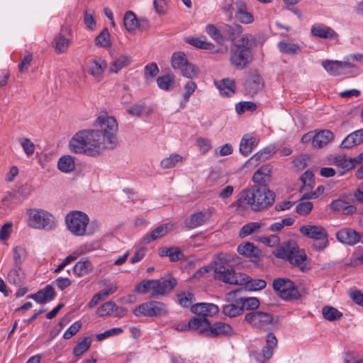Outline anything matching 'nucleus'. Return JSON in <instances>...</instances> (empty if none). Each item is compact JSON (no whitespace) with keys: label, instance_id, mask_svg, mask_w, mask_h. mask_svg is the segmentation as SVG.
<instances>
[{"label":"nucleus","instance_id":"obj_37","mask_svg":"<svg viewBox=\"0 0 363 363\" xmlns=\"http://www.w3.org/2000/svg\"><path fill=\"white\" fill-rule=\"evenodd\" d=\"M186 42L196 48L211 50L215 48V45L208 42L206 37L201 38H189L186 40Z\"/></svg>","mask_w":363,"mask_h":363},{"label":"nucleus","instance_id":"obj_28","mask_svg":"<svg viewBox=\"0 0 363 363\" xmlns=\"http://www.w3.org/2000/svg\"><path fill=\"white\" fill-rule=\"evenodd\" d=\"M265 341L266 345L263 347L262 353L265 359H269L273 356V350L277 345V340L274 333H269L266 335Z\"/></svg>","mask_w":363,"mask_h":363},{"label":"nucleus","instance_id":"obj_52","mask_svg":"<svg viewBox=\"0 0 363 363\" xmlns=\"http://www.w3.org/2000/svg\"><path fill=\"white\" fill-rule=\"evenodd\" d=\"M157 84L160 89L168 91L174 84V76L173 74L160 76L157 79Z\"/></svg>","mask_w":363,"mask_h":363},{"label":"nucleus","instance_id":"obj_58","mask_svg":"<svg viewBox=\"0 0 363 363\" xmlns=\"http://www.w3.org/2000/svg\"><path fill=\"white\" fill-rule=\"evenodd\" d=\"M150 290L154 292V279L143 280L137 284L135 288V291L138 294H145Z\"/></svg>","mask_w":363,"mask_h":363},{"label":"nucleus","instance_id":"obj_62","mask_svg":"<svg viewBox=\"0 0 363 363\" xmlns=\"http://www.w3.org/2000/svg\"><path fill=\"white\" fill-rule=\"evenodd\" d=\"M179 71L182 76L188 79H193L197 75L195 65L189 62Z\"/></svg>","mask_w":363,"mask_h":363},{"label":"nucleus","instance_id":"obj_8","mask_svg":"<svg viewBox=\"0 0 363 363\" xmlns=\"http://www.w3.org/2000/svg\"><path fill=\"white\" fill-rule=\"evenodd\" d=\"M65 221L68 230L73 235L82 236L86 233L89 218L85 213L75 211L69 213L66 216Z\"/></svg>","mask_w":363,"mask_h":363},{"label":"nucleus","instance_id":"obj_39","mask_svg":"<svg viewBox=\"0 0 363 363\" xmlns=\"http://www.w3.org/2000/svg\"><path fill=\"white\" fill-rule=\"evenodd\" d=\"M57 167L63 172H72L75 167L74 158L69 155L61 157L58 160Z\"/></svg>","mask_w":363,"mask_h":363},{"label":"nucleus","instance_id":"obj_19","mask_svg":"<svg viewBox=\"0 0 363 363\" xmlns=\"http://www.w3.org/2000/svg\"><path fill=\"white\" fill-rule=\"evenodd\" d=\"M56 296V293L51 285H47L43 289L38 290L36 293L28 296L39 303H46L52 301Z\"/></svg>","mask_w":363,"mask_h":363},{"label":"nucleus","instance_id":"obj_46","mask_svg":"<svg viewBox=\"0 0 363 363\" xmlns=\"http://www.w3.org/2000/svg\"><path fill=\"white\" fill-rule=\"evenodd\" d=\"M233 301V300H232ZM234 303L226 304L223 306V313L224 315L233 318L240 315L243 311L240 303H237L234 301Z\"/></svg>","mask_w":363,"mask_h":363},{"label":"nucleus","instance_id":"obj_1","mask_svg":"<svg viewBox=\"0 0 363 363\" xmlns=\"http://www.w3.org/2000/svg\"><path fill=\"white\" fill-rule=\"evenodd\" d=\"M94 125L96 129L80 130L72 138L69 148L72 152L97 157L104 150L118 145V123L114 117L100 116Z\"/></svg>","mask_w":363,"mask_h":363},{"label":"nucleus","instance_id":"obj_33","mask_svg":"<svg viewBox=\"0 0 363 363\" xmlns=\"http://www.w3.org/2000/svg\"><path fill=\"white\" fill-rule=\"evenodd\" d=\"M66 31H67V28H62V32L60 33L55 38V48L57 53L66 52L70 44V40L62 34V32Z\"/></svg>","mask_w":363,"mask_h":363},{"label":"nucleus","instance_id":"obj_22","mask_svg":"<svg viewBox=\"0 0 363 363\" xmlns=\"http://www.w3.org/2000/svg\"><path fill=\"white\" fill-rule=\"evenodd\" d=\"M210 321L206 317H193L189 321V327L190 330L197 331L199 334H201L207 337Z\"/></svg>","mask_w":363,"mask_h":363},{"label":"nucleus","instance_id":"obj_63","mask_svg":"<svg viewBox=\"0 0 363 363\" xmlns=\"http://www.w3.org/2000/svg\"><path fill=\"white\" fill-rule=\"evenodd\" d=\"M19 143L21 145L25 153L30 156L34 153L35 145L28 138H21L18 139Z\"/></svg>","mask_w":363,"mask_h":363},{"label":"nucleus","instance_id":"obj_55","mask_svg":"<svg viewBox=\"0 0 363 363\" xmlns=\"http://www.w3.org/2000/svg\"><path fill=\"white\" fill-rule=\"evenodd\" d=\"M261 228V223L257 222L249 223L242 227L240 230L239 236L244 238Z\"/></svg>","mask_w":363,"mask_h":363},{"label":"nucleus","instance_id":"obj_43","mask_svg":"<svg viewBox=\"0 0 363 363\" xmlns=\"http://www.w3.org/2000/svg\"><path fill=\"white\" fill-rule=\"evenodd\" d=\"M91 340L89 337L80 339L73 350V354L76 357H80L86 352L91 346Z\"/></svg>","mask_w":363,"mask_h":363},{"label":"nucleus","instance_id":"obj_12","mask_svg":"<svg viewBox=\"0 0 363 363\" xmlns=\"http://www.w3.org/2000/svg\"><path fill=\"white\" fill-rule=\"evenodd\" d=\"M337 240L345 245L353 246L361 240V235L352 228H345L335 233Z\"/></svg>","mask_w":363,"mask_h":363},{"label":"nucleus","instance_id":"obj_23","mask_svg":"<svg viewBox=\"0 0 363 363\" xmlns=\"http://www.w3.org/2000/svg\"><path fill=\"white\" fill-rule=\"evenodd\" d=\"M259 138L257 136L245 134L240 144V152L242 155L247 156L252 150L257 145Z\"/></svg>","mask_w":363,"mask_h":363},{"label":"nucleus","instance_id":"obj_3","mask_svg":"<svg viewBox=\"0 0 363 363\" xmlns=\"http://www.w3.org/2000/svg\"><path fill=\"white\" fill-rule=\"evenodd\" d=\"M275 194L269 190L265 183H258L242 191L236 205L238 207L247 205L252 211H262L273 204Z\"/></svg>","mask_w":363,"mask_h":363},{"label":"nucleus","instance_id":"obj_2","mask_svg":"<svg viewBox=\"0 0 363 363\" xmlns=\"http://www.w3.org/2000/svg\"><path fill=\"white\" fill-rule=\"evenodd\" d=\"M233 259V255L220 253L213 261V267L216 279L229 284L245 285L243 288L228 292L226 295L228 298H233L234 296L240 295L246 291H256L266 287L267 282L262 279H252L245 274H236L229 264Z\"/></svg>","mask_w":363,"mask_h":363},{"label":"nucleus","instance_id":"obj_42","mask_svg":"<svg viewBox=\"0 0 363 363\" xmlns=\"http://www.w3.org/2000/svg\"><path fill=\"white\" fill-rule=\"evenodd\" d=\"M205 222V214L202 212L193 213L185 220L186 226L189 229L196 228Z\"/></svg>","mask_w":363,"mask_h":363},{"label":"nucleus","instance_id":"obj_34","mask_svg":"<svg viewBox=\"0 0 363 363\" xmlns=\"http://www.w3.org/2000/svg\"><path fill=\"white\" fill-rule=\"evenodd\" d=\"M131 62V57L127 55L116 57L111 63L110 72L118 73L121 69L128 66Z\"/></svg>","mask_w":363,"mask_h":363},{"label":"nucleus","instance_id":"obj_29","mask_svg":"<svg viewBox=\"0 0 363 363\" xmlns=\"http://www.w3.org/2000/svg\"><path fill=\"white\" fill-rule=\"evenodd\" d=\"M92 269L93 266L91 262L86 257H82L75 264L72 271L77 277H80L89 274Z\"/></svg>","mask_w":363,"mask_h":363},{"label":"nucleus","instance_id":"obj_54","mask_svg":"<svg viewBox=\"0 0 363 363\" xmlns=\"http://www.w3.org/2000/svg\"><path fill=\"white\" fill-rule=\"evenodd\" d=\"M144 72L145 82L149 84L159 73V68L156 63L152 62L145 67Z\"/></svg>","mask_w":363,"mask_h":363},{"label":"nucleus","instance_id":"obj_13","mask_svg":"<svg viewBox=\"0 0 363 363\" xmlns=\"http://www.w3.org/2000/svg\"><path fill=\"white\" fill-rule=\"evenodd\" d=\"M34 191L30 183H16L11 191L8 192L9 197L19 202L26 200Z\"/></svg>","mask_w":363,"mask_h":363},{"label":"nucleus","instance_id":"obj_11","mask_svg":"<svg viewBox=\"0 0 363 363\" xmlns=\"http://www.w3.org/2000/svg\"><path fill=\"white\" fill-rule=\"evenodd\" d=\"M177 284V281L174 277L162 281L154 279V292L151 294V298H156L159 296H164L169 293Z\"/></svg>","mask_w":363,"mask_h":363},{"label":"nucleus","instance_id":"obj_14","mask_svg":"<svg viewBox=\"0 0 363 363\" xmlns=\"http://www.w3.org/2000/svg\"><path fill=\"white\" fill-rule=\"evenodd\" d=\"M311 34L316 38L323 39H334L339 40V35L332 28L321 23H315L311 26Z\"/></svg>","mask_w":363,"mask_h":363},{"label":"nucleus","instance_id":"obj_16","mask_svg":"<svg viewBox=\"0 0 363 363\" xmlns=\"http://www.w3.org/2000/svg\"><path fill=\"white\" fill-rule=\"evenodd\" d=\"M173 228V224L171 223H163L152 230L150 233L146 234L142 239L144 244H149L152 241L156 240L166 235Z\"/></svg>","mask_w":363,"mask_h":363},{"label":"nucleus","instance_id":"obj_44","mask_svg":"<svg viewBox=\"0 0 363 363\" xmlns=\"http://www.w3.org/2000/svg\"><path fill=\"white\" fill-rule=\"evenodd\" d=\"M187 62L188 60L183 52L173 53L171 58V65L174 69L180 70Z\"/></svg>","mask_w":363,"mask_h":363},{"label":"nucleus","instance_id":"obj_15","mask_svg":"<svg viewBox=\"0 0 363 363\" xmlns=\"http://www.w3.org/2000/svg\"><path fill=\"white\" fill-rule=\"evenodd\" d=\"M207 337H218L230 335L233 333L232 327L225 323L217 321L213 325L210 323Z\"/></svg>","mask_w":363,"mask_h":363},{"label":"nucleus","instance_id":"obj_61","mask_svg":"<svg viewBox=\"0 0 363 363\" xmlns=\"http://www.w3.org/2000/svg\"><path fill=\"white\" fill-rule=\"evenodd\" d=\"M116 308V303L113 301H107L102 304L96 311V314L99 316L110 315Z\"/></svg>","mask_w":363,"mask_h":363},{"label":"nucleus","instance_id":"obj_30","mask_svg":"<svg viewBox=\"0 0 363 363\" xmlns=\"http://www.w3.org/2000/svg\"><path fill=\"white\" fill-rule=\"evenodd\" d=\"M334 135L329 130H323L315 134L313 140V146L315 147H321L327 145L333 139Z\"/></svg>","mask_w":363,"mask_h":363},{"label":"nucleus","instance_id":"obj_26","mask_svg":"<svg viewBox=\"0 0 363 363\" xmlns=\"http://www.w3.org/2000/svg\"><path fill=\"white\" fill-rule=\"evenodd\" d=\"M238 295H235L233 296V298H228V301L230 300H233L235 301L237 303H240L241 304V307H242V311H244V310H247V311H255V309L258 308L259 306V301L257 298L256 297H243V296H238Z\"/></svg>","mask_w":363,"mask_h":363},{"label":"nucleus","instance_id":"obj_4","mask_svg":"<svg viewBox=\"0 0 363 363\" xmlns=\"http://www.w3.org/2000/svg\"><path fill=\"white\" fill-rule=\"evenodd\" d=\"M257 45L256 38L250 33L244 34L231 45L230 62L237 69L247 67L253 60L252 49Z\"/></svg>","mask_w":363,"mask_h":363},{"label":"nucleus","instance_id":"obj_60","mask_svg":"<svg viewBox=\"0 0 363 363\" xmlns=\"http://www.w3.org/2000/svg\"><path fill=\"white\" fill-rule=\"evenodd\" d=\"M256 108V104L252 101H241L235 105V111L238 114L243 113L247 111H253Z\"/></svg>","mask_w":363,"mask_h":363},{"label":"nucleus","instance_id":"obj_36","mask_svg":"<svg viewBox=\"0 0 363 363\" xmlns=\"http://www.w3.org/2000/svg\"><path fill=\"white\" fill-rule=\"evenodd\" d=\"M334 162L337 167L342 169V174L355 167L352 157H347L345 155L336 156Z\"/></svg>","mask_w":363,"mask_h":363},{"label":"nucleus","instance_id":"obj_64","mask_svg":"<svg viewBox=\"0 0 363 363\" xmlns=\"http://www.w3.org/2000/svg\"><path fill=\"white\" fill-rule=\"evenodd\" d=\"M313 203L310 201L300 202L296 207L298 214L300 216H306L310 213L313 208Z\"/></svg>","mask_w":363,"mask_h":363},{"label":"nucleus","instance_id":"obj_48","mask_svg":"<svg viewBox=\"0 0 363 363\" xmlns=\"http://www.w3.org/2000/svg\"><path fill=\"white\" fill-rule=\"evenodd\" d=\"M323 316L329 321H334L342 316V313L330 306H325L322 308Z\"/></svg>","mask_w":363,"mask_h":363},{"label":"nucleus","instance_id":"obj_41","mask_svg":"<svg viewBox=\"0 0 363 363\" xmlns=\"http://www.w3.org/2000/svg\"><path fill=\"white\" fill-rule=\"evenodd\" d=\"M293 255H290L289 262L294 265H300L306 259V255L303 250H299L296 243L291 247Z\"/></svg>","mask_w":363,"mask_h":363},{"label":"nucleus","instance_id":"obj_50","mask_svg":"<svg viewBox=\"0 0 363 363\" xmlns=\"http://www.w3.org/2000/svg\"><path fill=\"white\" fill-rule=\"evenodd\" d=\"M183 157L177 154H171L169 157L162 159L160 162V167L163 169H170L176 166V164L182 160Z\"/></svg>","mask_w":363,"mask_h":363},{"label":"nucleus","instance_id":"obj_57","mask_svg":"<svg viewBox=\"0 0 363 363\" xmlns=\"http://www.w3.org/2000/svg\"><path fill=\"white\" fill-rule=\"evenodd\" d=\"M310 160V155L300 154L293 157L292 163L294 167L297 169H303L308 165Z\"/></svg>","mask_w":363,"mask_h":363},{"label":"nucleus","instance_id":"obj_45","mask_svg":"<svg viewBox=\"0 0 363 363\" xmlns=\"http://www.w3.org/2000/svg\"><path fill=\"white\" fill-rule=\"evenodd\" d=\"M291 281L289 278H276L272 281V289L279 296L291 284Z\"/></svg>","mask_w":363,"mask_h":363},{"label":"nucleus","instance_id":"obj_7","mask_svg":"<svg viewBox=\"0 0 363 363\" xmlns=\"http://www.w3.org/2000/svg\"><path fill=\"white\" fill-rule=\"evenodd\" d=\"M244 321L257 329L263 330H272L276 323L271 313L260 311H252L246 313Z\"/></svg>","mask_w":363,"mask_h":363},{"label":"nucleus","instance_id":"obj_10","mask_svg":"<svg viewBox=\"0 0 363 363\" xmlns=\"http://www.w3.org/2000/svg\"><path fill=\"white\" fill-rule=\"evenodd\" d=\"M322 66L332 76H338L347 70L355 68L354 65H351L345 59L343 61L325 60L322 62Z\"/></svg>","mask_w":363,"mask_h":363},{"label":"nucleus","instance_id":"obj_38","mask_svg":"<svg viewBox=\"0 0 363 363\" xmlns=\"http://www.w3.org/2000/svg\"><path fill=\"white\" fill-rule=\"evenodd\" d=\"M25 277V274L21 269V266L16 267L14 265L8 274L9 283L14 285L21 283Z\"/></svg>","mask_w":363,"mask_h":363},{"label":"nucleus","instance_id":"obj_47","mask_svg":"<svg viewBox=\"0 0 363 363\" xmlns=\"http://www.w3.org/2000/svg\"><path fill=\"white\" fill-rule=\"evenodd\" d=\"M135 14L133 11H128L125 13L123 17V23L125 29L128 32H132L137 28V24L138 23Z\"/></svg>","mask_w":363,"mask_h":363},{"label":"nucleus","instance_id":"obj_6","mask_svg":"<svg viewBox=\"0 0 363 363\" xmlns=\"http://www.w3.org/2000/svg\"><path fill=\"white\" fill-rule=\"evenodd\" d=\"M299 231L303 236L317 242L312 245L316 251L324 250L328 245V231L321 225H305L300 228Z\"/></svg>","mask_w":363,"mask_h":363},{"label":"nucleus","instance_id":"obj_49","mask_svg":"<svg viewBox=\"0 0 363 363\" xmlns=\"http://www.w3.org/2000/svg\"><path fill=\"white\" fill-rule=\"evenodd\" d=\"M206 32L217 43L220 45L223 44L221 26L217 28L214 24H208L206 26Z\"/></svg>","mask_w":363,"mask_h":363},{"label":"nucleus","instance_id":"obj_32","mask_svg":"<svg viewBox=\"0 0 363 363\" xmlns=\"http://www.w3.org/2000/svg\"><path fill=\"white\" fill-rule=\"evenodd\" d=\"M238 252L247 257H257L259 256V250L252 242H245L238 246Z\"/></svg>","mask_w":363,"mask_h":363},{"label":"nucleus","instance_id":"obj_25","mask_svg":"<svg viewBox=\"0 0 363 363\" xmlns=\"http://www.w3.org/2000/svg\"><path fill=\"white\" fill-rule=\"evenodd\" d=\"M158 255L160 257H168L172 262H177L184 257V253L178 247H161L158 249Z\"/></svg>","mask_w":363,"mask_h":363},{"label":"nucleus","instance_id":"obj_9","mask_svg":"<svg viewBox=\"0 0 363 363\" xmlns=\"http://www.w3.org/2000/svg\"><path fill=\"white\" fill-rule=\"evenodd\" d=\"M136 316L155 317L167 313L166 305L160 301H150L138 306L133 311Z\"/></svg>","mask_w":363,"mask_h":363},{"label":"nucleus","instance_id":"obj_27","mask_svg":"<svg viewBox=\"0 0 363 363\" xmlns=\"http://www.w3.org/2000/svg\"><path fill=\"white\" fill-rule=\"evenodd\" d=\"M264 86L262 78L259 74L252 75L245 84V89L248 94L254 96L261 91Z\"/></svg>","mask_w":363,"mask_h":363},{"label":"nucleus","instance_id":"obj_18","mask_svg":"<svg viewBox=\"0 0 363 363\" xmlns=\"http://www.w3.org/2000/svg\"><path fill=\"white\" fill-rule=\"evenodd\" d=\"M236 6L235 17L238 21L242 24H250L254 21V16L252 13L247 11V6L245 2L242 0H236L235 2Z\"/></svg>","mask_w":363,"mask_h":363},{"label":"nucleus","instance_id":"obj_56","mask_svg":"<svg viewBox=\"0 0 363 363\" xmlns=\"http://www.w3.org/2000/svg\"><path fill=\"white\" fill-rule=\"evenodd\" d=\"M97 46L106 48L111 45L110 33L106 28H104L100 34L95 38Z\"/></svg>","mask_w":363,"mask_h":363},{"label":"nucleus","instance_id":"obj_24","mask_svg":"<svg viewBox=\"0 0 363 363\" xmlns=\"http://www.w3.org/2000/svg\"><path fill=\"white\" fill-rule=\"evenodd\" d=\"M330 207L334 211L341 212L345 215H352L357 211V208L354 205L350 204L347 201L341 199L333 201L330 203Z\"/></svg>","mask_w":363,"mask_h":363},{"label":"nucleus","instance_id":"obj_20","mask_svg":"<svg viewBox=\"0 0 363 363\" xmlns=\"http://www.w3.org/2000/svg\"><path fill=\"white\" fill-rule=\"evenodd\" d=\"M106 67L107 64L105 60L101 57H97L89 62L87 69L89 73L94 77L99 79L106 69Z\"/></svg>","mask_w":363,"mask_h":363},{"label":"nucleus","instance_id":"obj_59","mask_svg":"<svg viewBox=\"0 0 363 363\" xmlns=\"http://www.w3.org/2000/svg\"><path fill=\"white\" fill-rule=\"evenodd\" d=\"M14 265L16 267L21 266L23 262L26 259V252L23 247L16 246L13 250Z\"/></svg>","mask_w":363,"mask_h":363},{"label":"nucleus","instance_id":"obj_53","mask_svg":"<svg viewBox=\"0 0 363 363\" xmlns=\"http://www.w3.org/2000/svg\"><path fill=\"white\" fill-rule=\"evenodd\" d=\"M275 152L274 147H266L262 150L255 153L251 158L250 160L255 162H262L267 160Z\"/></svg>","mask_w":363,"mask_h":363},{"label":"nucleus","instance_id":"obj_31","mask_svg":"<svg viewBox=\"0 0 363 363\" xmlns=\"http://www.w3.org/2000/svg\"><path fill=\"white\" fill-rule=\"evenodd\" d=\"M279 297L284 301H291L300 299L301 295L294 282L291 281V284L289 285L285 291H283Z\"/></svg>","mask_w":363,"mask_h":363},{"label":"nucleus","instance_id":"obj_5","mask_svg":"<svg viewBox=\"0 0 363 363\" xmlns=\"http://www.w3.org/2000/svg\"><path fill=\"white\" fill-rule=\"evenodd\" d=\"M28 226L46 231H51L56 228V221L54 216L47 211L43 209H31L28 211Z\"/></svg>","mask_w":363,"mask_h":363},{"label":"nucleus","instance_id":"obj_51","mask_svg":"<svg viewBox=\"0 0 363 363\" xmlns=\"http://www.w3.org/2000/svg\"><path fill=\"white\" fill-rule=\"evenodd\" d=\"M292 246L291 243L289 242L286 246L278 247L274 251V255L277 258L289 261L290 255H293Z\"/></svg>","mask_w":363,"mask_h":363},{"label":"nucleus","instance_id":"obj_40","mask_svg":"<svg viewBox=\"0 0 363 363\" xmlns=\"http://www.w3.org/2000/svg\"><path fill=\"white\" fill-rule=\"evenodd\" d=\"M272 172V167L269 164L261 167L255 172L252 182H267L269 179Z\"/></svg>","mask_w":363,"mask_h":363},{"label":"nucleus","instance_id":"obj_21","mask_svg":"<svg viewBox=\"0 0 363 363\" xmlns=\"http://www.w3.org/2000/svg\"><path fill=\"white\" fill-rule=\"evenodd\" d=\"M215 84L223 96H231L235 93L236 84L235 80L230 78H224L215 82Z\"/></svg>","mask_w":363,"mask_h":363},{"label":"nucleus","instance_id":"obj_35","mask_svg":"<svg viewBox=\"0 0 363 363\" xmlns=\"http://www.w3.org/2000/svg\"><path fill=\"white\" fill-rule=\"evenodd\" d=\"M278 48L281 52L289 55H296L301 52V48L299 45L284 41L278 43Z\"/></svg>","mask_w":363,"mask_h":363},{"label":"nucleus","instance_id":"obj_17","mask_svg":"<svg viewBox=\"0 0 363 363\" xmlns=\"http://www.w3.org/2000/svg\"><path fill=\"white\" fill-rule=\"evenodd\" d=\"M243 30V27L238 23L221 25L223 43L227 40L235 42Z\"/></svg>","mask_w":363,"mask_h":363}]
</instances>
